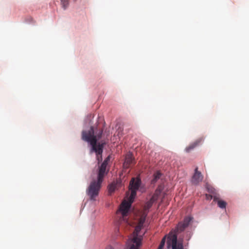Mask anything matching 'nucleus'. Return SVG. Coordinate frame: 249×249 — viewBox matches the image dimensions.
<instances>
[{
	"label": "nucleus",
	"mask_w": 249,
	"mask_h": 249,
	"mask_svg": "<svg viewBox=\"0 0 249 249\" xmlns=\"http://www.w3.org/2000/svg\"><path fill=\"white\" fill-rule=\"evenodd\" d=\"M192 218L186 217L182 222L178 223L175 230L171 231L167 237V246L168 249H185L183 246V238H178V234L183 231L189 226Z\"/></svg>",
	"instance_id": "obj_1"
},
{
	"label": "nucleus",
	"mask_w": 249,
	"mask_h": 249,
	"mask_svg": "<svg viewBox=\"0 0 249 249\" xmlns=\"http://www.w3.org/2000/svg\"><path fill=\"white\" fill-rule=\"evenodd\" d=\"M109 160V158L108 157L101 164L99 168L97 180H93L87 190V195L92 200H95V197L98 195L103 178L107 173L106 168Z\"/></svg>",
	"instance_id": "obj_2"
},
{
	"label": "nucleus",
	"mask_w": 249,
	"mask_h": 249,
	"mask_svg": "<svg viewBox=\"0 0 249 249\" xmlns=\"http://www.w3.org/2000/svg\"><path fill=\"white\" fill-rule=\"evenodd\" d=\"M141 184V180L138 178H132L130 181L129 189L131 191V194L129 197L128 201L124 200L120 207V211L124 220L125 219V217L127 215L131 204L136 196V192L139 189Z\"/></svg>",
	"instance_id": "obj_3"
},
{
	"label": "nucleus",
	"mask_w": 249,
	"mask_h": 249,
	"mask_svg": "<svg viewBox=\"0 0 249 249\" xmlns=\"http://www.w3.org/2000/svg\"><path fill=\"white\" fill-rule=\"evenodd\" d=\"M142 226L138 224L133 232L130 235L126 244V249H139L141 245L142 236L139 235Z\"/></svg>",
	"instance_id": "obj_4"
},
{
	"label": "nucleus",
	"mask_w": 249,
	"mask_h": 249,
	"mask_svg": "<svg viewBox=\"0 0 249 249\" xmlns=\"http://www.w3.org/2000/svg\"><path fill=\"white\" fill-rule=\"evenodd\" d=\"M90 135H89L90 136ZM83 140L89 143L91 146L90 152H94L96 153L97 160L99 162L102 160V154L103 153V144L98 142V145H96V140L95 138L91 139L89 136L86 135L85 134H83Z\"/></svg>",
	"instance_id": "obj_5"
},
{
	"label": "nucleus",
	"mask_w": 249,
	"mask_h": 249,
	"mask_svg": "<svg viewBox=\"0 0 249 249\" xmlns=\"http://www.w3.org/2000/svg\"><path fill=\"white\" fill-rule=\"evenodd\" d=\"M84 134H85L87 136H89V135H90V136H89V137L91 139H93V138H95V140H96V145H98V143L97 142V141L102 137L103 134V129H100L97 134L94 135V127L93 126H91L89 130L88 131L83 130L82 132L81 138L82 140Z\"/></svg>",
	"instance_id": "obj_6"
},
{
	"label": "nucleus",
	"mask_w": 249,
	"mask_h": 249,
	"mask_svg": "<svg viewBox=\"0 0 249 249\" xmlns=\"http://www.w3.org/2000/svg\"><path fill=\"white\" fill-rule=\"evenodd\" d=\"M203 176L201 173L198 171V167H196L195 173L192 178V182L195 185H197L203 180Z\"/></svg>",
	"instance_id": "obj_7"
},
{
	"label": "nucleus",
	"mask_w": 249,
	"mask_h": 249,
	"mask_svg": "<svg viewBox=\"0 0 249 249\" xmlns=\"http://www.w3.org/2000/svg\"><path fill=\"white\" fill-rule=\"evenodd\" d=\"M135 164L134 159L131 153H128L126 154L125 160L124 162V167L125 168H128L129 166L132 164Z\"/></svg>",
	"instance_id": "obj_8"
},
{
	"label": "nucleus",
	"mask_w": 249,
	"mask_h": 249,
	"mask_svg": "<svg viewBox=\"0 0 249 249\" xmlns=\"http://www.w3.org/2000/svg\"><path fill=\"white\" fill-rule=\"evenodd\" d=\"M208 191L212 194L206 195V198L207 199H211L213 198V200L216 201V200H217L218 198V195L215 192V190L213 188H208Z\"/></svg>",
	"instance_id": "obj_9"
},
{
	"label": "nucleus",
	"mask_w": 249,
	"mask_h": 249,
	"mask_svg": "<svg viewBox=\"0 0 249 249\" xmlns=\"http://www.w3.org/2000/svg\"><path fill=\"white\" fill-rule=\"evenodd\" d=\"M202 141V138H199L196 140L193 143L190 144L188 146L186 147L185 148V151L187 152H190L192 150L197 146Z\"/></svg>",
	"instance_id": "obj_10"
},
{
	"label": "nucleus",
	"mask_w": 249,
	"mask_h": 249,
	"mask_svg": "<svg viewBox=\"0 0 249 249\" xmlns=\"http://www.w3.org/2000/svg\"><path fill=\"white\" fill-rule=\"evenodd\" d=\"M155 201H154L153 200L150 199L149 201H148L144 205V211L145 212H148L149 211V209L152 207L153 203Z\"/></svg>",
	"instance_id": "obj_11"
},
{
	"label": "nucleus",
	"mask_w": 249,
	"mask_h": 249,
	"mask_svg": "<svg viewBox=\"0 0 249 249\" xmlns=\"http://www.w3.org/2000/svg\"><path fill=\"white\" fill-rule=\"evenodd\" d=\"M160 193L161 190L159 188L157 189L154 194H153V195L152 196V197L150 199L153 200L154 201H156L157 200Z\"/></svg>",
	"instance_id": "obj_12"
},
{
	"label": "nucleus",
	"mask_w": 249,
	"mask_h": 249,
	"mask_svg": "<svg viewBox=\"0 0 249 249\" xmlns=\"http://www.w3.org/2000/svg\"><path fill=\"white\" fill-rule=\"evenodd\" d=\"M161 173L159 171L156 172L154 174V178L151 180V183L154 184L161 177Z\"/></svg>",
	"instance_id": "obj_13"
},
{
	"label": "nucleus",
	"mask_w": 249,
	"mask_h": 249,
	"mask_svg": "<svg viewBox=\"0 0 249 249\" xmlns=\"http://www.w3.org/2000/svg\"><path fill=\"white\" fill-rule=\"evenodd\" d=\"M216 201H217L218 206L219 208H220L221 209L226 208V207L227 205V203L225 201L222 200L221 199H219V198H218V199Z\"/></svg>",
	"instance_id": "obj_14"
},
{
	"label": "nucleus",
	"mask_w": 249,
	"mask_h": 249,
	"mask_svg": "<svg viewBox=\"0 0 249 249\" xmlns=\"http://www.w3.org/2000/svg\"><path fill=\"white\" fill-rule=\"evenodd\" d=\"M61 4L64 9H66L69 6L70 0H60Z\"/></svg>",
	"instance_id": "obj_15"
},
{
	"label": "nucleus",
	"mask_w": 249,
	"mask_h": 249,
	"mask_svg": "<svg viewBox=\"0 0 249 249\" xmlns=\"http://www.w3.org/2000/svg\"><path fill=\"white\" fill-rule=\"evenodd\" d=\"M116 187V184L115 183H111V184H110L108 187L109 193L110 194L113 193L115 191Z\"/></svg>",
	"instance_id": "obj_16"
},
{
	"label": "nucleus",
	"mask_w": 249,
	"mask_h": 249,
	"mask_svg": "<svg viewBox=\"0 0 249 249\" xmlns=\"http://www.w3.org/2000/svg\"><path fill=\"white\" fill-rule=\"evenodd\" d=\"M192 233L190 232H186L185 233V235L183 237H182L181 238H183V240L185 239L187 241H188L192 236ZM179 238H180V237Z\"/></svg>",
	"instance_id": "obj_17"
},
{
	"label": "nucleus",
	"mask_w": 249,
	"mask_h": 249,
	"mask_svg": "<svg viewBox=\"0 0 249 249\" xmlns=\"http://www.w3.org/2000/svg\"><path fill=\"white\" fill-rule=\"evenodd\" d=\"M166 241V236H165L161 240L160 244L158 248V249H163L165 243Z\"/></svg>",
	"instance_id": "obj_18"
},
{
	"label": "nucleus",
	"mask_w": 249,
	"mask_h": 249,
	"mask_svg": "<svg viewBox=\"0 0 249 249\" xmlns=\"http://www.w3.org/2000/svg\"><path fill=\"white\" fill-rule=\"evenodd\" d=\"M145 216L141 217L139 220L138 224L143 226V224L145 222Z\"/></svg>",
	"instance_id": "obj_19"
},
{
	"label": "nucleus",
	"mask_w": 249,
	"mask_h": 249,
	"mask_svg": "<svg viewBox=\"0 0 249 249\" xmlns=\"http://www.w3.org/2000/svg\"><path fill=\"white\" fill-rule=\"evenodd\" d=\"M106 249H114V248L111 246H108L107 247Z\"/></svg>",
	"instance_id": "obj_20"
}]
</instances>
